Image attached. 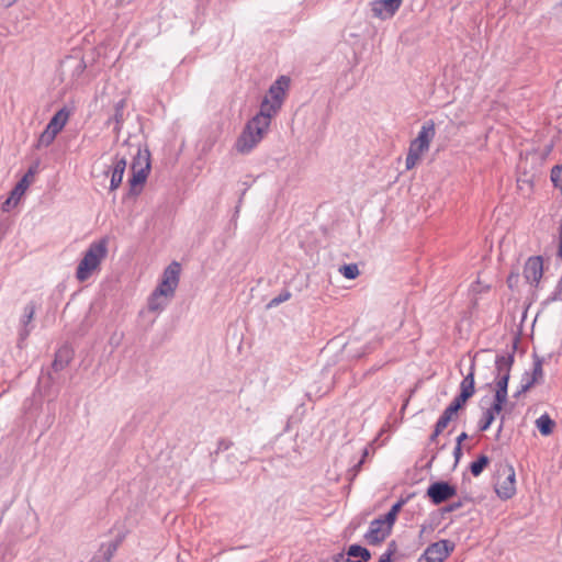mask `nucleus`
<instances>
[{
	"instance_id": "16",
	"label": "nucleus",
	"mask_w": 562,
	"mask_h": 562,
	"mask_svg": "<svg viewBox=\"0 0 562 562\" xmlns=\"http://www.w3.org/2000/svg\"><path fill=\"white\" fill-rule=\"evenodd\" d=\"M125 108H126V100L125 99L119 100L114 104V113H113V115H111L108 119V121L105 122V124L108 126L113 125V131H114L115 134H119L121 132V130H122V125H123L124 120H125V115H124Z\"/></svg>"
},
{
	"instance_id": "45",
	"label": "nucleus",
	"mask_w": 562,
	"mask_h": 562,
	"mask_svg": "<svg viewBox=\"0 0 562 562\" xmlns=\"http://www.w3.org/2000/svg\"><path fill=\"white\" fill-rule=\"evenodd\" d=\"M85 68H86V65L83 61L78 63V66H77L78 71H83Z\"/></svg>"
},
{
	"instance_id": "9",
	"label": "nucleus",
	"mask_w": 562,
	"mask_h": 562,
	"mask_svg": "<svg viewBox=\"0 0 562 562\" xmlns=\"http://www.w3.org/2000/svg\"><path fill=\"white\" fill-rule=\"evenodd\" d=\"M453 548L454 544L449 540H440L431 543L418 558V562H443Z\"/></svg>"
},
{
	"instance_id": "50",
	"label": "nucleus",
	"mask_w": 562,
	"mask_h": 562,
	"mask_svg": "<svg viewBox=\"0 0 562 562\" xmlns=\"http://www.w3.org/2000/svg\"><path fill=\"white\" fill-rule=\"evenodd\" d=\"M110 342H111V344L115 342V345H119V340L116 341V339H113V337H112V338H110Z\"/></svg>"
},
{
	"instance_id": "38",
	"label": "nucleus",
	"mask_w": 562,
	"mask_h": 562,
	"mask_svg": "<svg viewBox=\"0 0 562 562\" xmlns=\"http://www.w3.org/2000/svg\"><path fill=\"white\" fill-rule=\"evenodd\" d=\"M454 464L457 465L462 457V447L456 446L453 449Z\"/></svg>"
},
{
	"instance_id": "35",
	"label": "nucleus",
	"mask_w": 562,
	"mask_h": 562,
	"mask_svg": "<svg viewBox=\"0 0 562 562\" xmlns=\"http://www.w3.org/2000/svg\"><path fill=\"white\" fill-rule=\"evenodd\" d=\"M20 199L21 196L13 195V191H11L10 196L2 204V210L8 212L19 203Z\"/></svg>"
},
{
	"instance_id": "8",
	"label": "nucleus",
	"mask_w": 562,
	"mask_h": 562,
	"mask_svg": "<svg viewBox=\"0 0 562 562\" xmlns=\"http://www.w3.org/2000/svg\"><path fill=\"white\" fill-rule=\"evenodd\" d=\"M475 358L474 355L471 360L469 373L463 378L460 383V393L457 395L453 401L449 404L450 407L456 409L457 412L462 408V406L468 402L469 398L473 396L475 393Z\"/></svg>"
},
{
	"instance_id": "12",
	"label": "nucleus",
	"mask_w": 562,
	"mask_h": 562,
	"mask_svg": "<svg viewBox=\"0 0 562 562\" xmlns=\"http://www.w3.org/2000/svg\"><path fill=\"white\" fill-rule=\"evenodd\" d=\"M402 2L403 0H373L370 7L374 18L385 21L395 15Z\"/></svg>"
},
{
	"instance_id": "41",
	"label": "nucleus",
	"mask_w": 562,
	"mask_h": 562,
	"mask_svg": "<svg viewBox=\"0 0 562 562\" xmlns=\"http://www.w3.org/2000/svg\"><path fill=\"white\" fill-rule=\"evenodd\" d=\"M467 439H468V434H467V432H464V431H463V432H461V434L457 437L456 446H460V447H462V442H463L464 440H467Z\"/></svg>"
},
{
	"instance_id": "27",
	"label": "nucleus",
	"mask_w": 562,
	"mask_h": 562,
	"mask_svg": "<svg viewBox=\"0 0 562 562\" xmlns=\"http://www.w3.org/2000/svg\"><path fill=\"white\" fill-rule=\"evenodd\" d=\"M490 458L485 454H481L475 461L471 462L470 471L473 476H479L488 465Z\"/></svg>"
},
{
	"instance_id": "34",
	"label": "nucleus",
	"mask_w": 562,
	"mask_h": 562,
	"mask_svg": "<svg viewBox=\"0 0 562 562\" xmlns=\"http://www.w3.org/2000/svg\"><path fill=\"white\" fill-rule=\"evenodd\" d=\"M551 181L553 182L554 187L562 189V165L552 168Z\"/></svg>"
},
{
	"instance_id": "46",
	"label": "nucleus",
	"mask_w": 562,
	"mask_h": 562,
	"mask_svg": "<svg viewBox=\"0 0 562 562\" xmlns=\"http://www.w3.org/2000/svg\"><path fill=\"white\" fill-rule=\"evenodd\" d=\"M344 557V553H338L335 559H334V562H340V559Z\"/></svg>"
},
{
	"instance_id": "20",
	"label": "nucleus",
	"mask_w": 562,
	"mask_h": 562,
	"mask_svg": "<svg viewBox=\"0 0 562 562\" xmlns=\"http://www.w3.org/2000/svg\"><path fill=\"white\" fill-rule=\"evenodd\" d=\"M68 117L69 112L65 108H63L53 115V117L49 120L46 126L48 127V130H52L56 134H58L66 125Z\"/></svg>"
},
{
	"instance_id": "19",
	"label": "nucleus",
	"mask_w": 562,
	"mask_h": 562,
	"mask_svg": "<svg viewBox=\"0 0 562 562\" xmlns=\"http://www.w3.org/2000/svg\"><path fill=\"white\" fill-rule=\"evenodd\" d=\"M123 541V537H117L115 540L110 541L108 543H102L100 548L101 553V562H110L117 551L120 544ZM92 562H99L97 558L92 560Z\"/></svg>"
},
{
	"instance_id": "48",
	"label": "nucleus",
	"mask_w": 562,
	"mask_h": 562,
	"mask_svg": "<svg viewBox=\"0 0 562 562\" xmlns=\"http://www.w3.org/2000/svg\"><path fill=\"white\" fill-rule=\"evenodd\" d=\"M110 342H111V344L115 342V345H119V340L116 341V339H113V337H112V338H110Z\"/></svg>"
},
{
	"instance_id": "15",
	"label": "nucleus",
	"mask_w": 562,
	"mask_h": 562,
	"mask_svg": "<svg viewBox=\"0 0 562 562\" xmlns=\"http://www.w3.org/2000/svg\"><path fill=\"white\" fill-rule=\"evenodd\" d=\"M126 165L127 161L125 156H120L119 154L114 156L109 188L110 191H114L121 186L126 169Z\"/></svg>"
},
{
	"instance_id": "39",
	"label": "nucleus",
	"mask_w": 562,
	"mask_h": 562,
	"mask_svg": "<svg viewBox=\"0 0 562 562\" xmlns=\"http://www.w3.org/2000/svg\"><path fill=\"white\" fill-rule=\"evenodd\" d=\"M367 454H368V450L363 449V454H362L361 460H359V462L357 464H355L353 468H352V471L355 472L353 475H356L357 472L361 469V465H362L363 460L367 457Z\"/></svg>"
},
{
	"instance_id": "31",
	"label": "nucleus",
	"mask_w": 562,
	"mask_h": 562,
	"mask_svg": "<svg viewBox=\"0 0 562 562\" xmlns=\"http://www.w3.org/2000/svg\"><path fill=\"white\" fill-rule=\"evenodd\" d=\"M458 412L450 407L449 405L446 407L439 419L437 420L436 425L445 429L448 424L451 422L452 416L457 414Z\"/></svg>"
},
{
	"instance_id": "4",
	"label": "nucleus",
	"mask_w": 562,
	"mask_h": 562,
	"mask_svg": "<svg viewBox=\"0 0 562 562\" xmlns=\"http://www.w3.org/2000/svg\"><path fill=\"white\" fill-rule=\"evenodd\" d=\"M108 255V239L101 238L89 245L82 259L79 261L76 278L79 281H86L94 270H97L102 260Z\"/></svg>"
},
{
	"instance_id": "5",
	"label": "nucleus",
	"mask_w": 562,
	"mask_h": 562,
	"mask_svg": "<svg viewBox=\"0 0 562 562\" xmlns=\"http://www.w3.org/2000/svg\"><path fill=\"white\" fill-rule=\"evenodd\" d=\"M436 135V124L432 120L426 121L418 132V135L409 144L408 153L405 158L406 170L413 169L422 155L428 151L431 140Z\"/></svg>"
},
{
	"instance_id": "36",
	"label": "nucleus",
	"mask_w": 562,
	"mask_h": 562,
	"mask_svg": "<svg viewBox=\"0 0 562 562\" xmlns=\"http://www.w3.org/2000/svg\"><path fill=\"white\" fill-rule=\"evenodd\" d=\"M443 431V429L441 427H439L438 425H435V429L432 431V434L429 436V442H435L438 438V436Z\"/></svg>"
},
{
	"instance_id": "47",
	"label": "nucleus",
	"mask_w": 562,
	"mask_h": 562,
	"mask_svg": "<svg viewBox=\"0 0 562 562\" xmlns=\"http://www.w3.org/2000/svg\"><path fill=\"white\" fill-rule=\"evenodd\" d=\"M435 459H436V456L434 454V456L431 457V459L429 460V462H428V467H430V465H431V463H432V461H434Z\"/></svg>"
},
{
	"instance_id": "52",
	"label": "nucleus",
	"mask_w": 562,
	"mask_h": 562,
	"mask_svg": "<svg viewBox=\"0 0 562 562\" xmlns=\"http://www.w3.org/2000/svg\"><path fill=\"white\" fill-rule=\"evenodd\" d=\"M244 195H245V191H244V192H241V196H240V199H239V203H241V200H243V196H244Z\"/></svg>"
},
{
	"instance_id": "43",
	"label": "nucleus",
	"mask_w": 562,
	"mask_h": 562,
	"mask_svg": "<svg viewBox=\"0 0 562 562\" xmlns=\"http://www.w3.org/2000/svg\"><path fill=\"white\" fill-rule=\"evenodd\" d=\"M504 424H505V415L503 414V415H501V422H499V425H498V428H497V437L503 431Z\"/></svg>"
},
{
	"instance_id": "1",
	"label": "nucleus",
	"mask_w": 562,
	"mask_h": 562,
	"mask_svg": "<svg viewBox=\"0 0 562 562\" xmlns=\"http://www.w3.org/2000/svg\"><path fill=\"white\" fill-rule=\"evenodd\" d=\"M519 338L516 337L513 340V345L509 350L505 352H498L495 357V394L492 405L483 413L482 418L479 422V430L486 431L496 418V415H501L504 406L508 400V382L510 378V371L515 362V352L518 347Z\"/></svg>"
},
{
	"instance_id": "17",
	"label": "nucleus",
	"mask_w": 562,
	"mask_h": 562,
	"mask_svg": "<svg viewBox=\"0 0 562 562\" xmlns=\"http://www.w3.org/2000/svg\"><path fill=\"white\" fill-rule=\"evenodd\" d=\"M149 172L150 170V153L147 148L137 147L136 154L133 156L131 170H139Z\"/></svg>"
},
{
	"instance_id": "24",
	"label": "nucleus",
	"mask_w": 562,
	"mask_h": 562,
	"mask_svg": "<svg viewBox=\"0 0 562 562\" xmlns=\"http://www.w3.org/2000/svg\"><path fill=\"white\" fill-rule=\"evenodd\" d=\"M554 426V420L547 413L542 414L536 419V427L542 436L551 435L553 432Z\"/></svg>"
},
{
	"instance_id": "10",
	"label": "nucleus",
	"mask_w": 562,
	"mask_h": 562,
	"mask_svg": "<svg viewBox=\"0 0 562 562\" xmlns=\"http://www.w3.org/2000/svg\"><path fill=\"white\" fill-rule=\"evenodd\" d=\"M457 494V487L446 481H437L430 484L426 495L435 505H439Z\"/></svg>"
},
{
	"instance_id": "28",
	"label": "nucleus",
	"mask_w": 562,
	"mask_h": 562,
	"mask_svg": "<svg viewBox=\"0 0 562 562\" xmlns=\"http://www.w3.org/2000/svg\"><path fill=\"white\" fill-rule=\"evenodd\" d=\"M536 384V379H529V372H525L521 378V384L519 390L514 394L515 398H518L522 393L529 391Z\"/></svg>"
},
{
	"instance_id": "22",
	"label": "nucleus",
	"mask_w": 562,
	"mask_h": 562,
	"mask_svg": "<svg viewBox=\"0 0 562 562\" xmlns=\"http://www.w3.org/2000/svg\"><path fill=\"white\" fill-rule=\"evenodd\" d=\"M132 177L128 179L130 183V193L131 194H138L140 192V188L143 183L146 181L148 173L147 171H144V169L139 170H131Z\"/></svg>"
},
{
	"instance_id": "51",
	"label": "nucleus",
	"mask_w": 562,
	"mask_h": 562,
	"mask_svg": "<svg viewBox=\"0 0 562 562\" xmlns=\"http://www.w3.org/2000/svg\"><path fill=\"white\" fill-rule=\"evenodd\" d=\"M16 0H10L8 3H7V7H10L12 5Z\"/></svg>"
},
{
	"instance_id": "40",
	"label": "nucleus",
	"mask_w": 562,
	"mask_h": 562,
	"mask_svg": "<svg viewBox=\"0 0 562 562\" xmlns=\"http://www.w3.org/2000/svg\"><path fill=\"white\" fill-rule=\"evenodd\" d=\"M367 454H368V450L363 449V454H362L361 460H359V462L357 464H355L353 468H352V471L355 472L353 475H356L357 472L361 469V465H362L363 460L367 457Z\"/></svg>"
},
{
	"instance_id": "26",
	"label": "nucleus",
	"mask_w": 562,
	"mask_h": 562,
	"mask_svg": "<svg viewBox=\"0 0 562 562\" xmlns=\"http://www.w3.org/2000/svg\"><path fill=\"white\" fill-rule=\"evenodd\" d=\"M56 136L57 134L46 126L40 134L35 148L41 149L42 147H48L55 140Z\"/></svg>"
},
{
	"instance_id": "49",
	"label": "nucleus",
	"mask_w": 562,
	"mask_h": 562,
	"mask_svg": "<svg viewBox=\"0 0 562 562\" xmlns=\"http://www.w3.org/2000/svg\"><path fill=\"white\" fill-rule=\"evenodd\" d=\"M110 342H111V344L115 342V345H119V340L116 341V339H113V337H112V338H110Z\"/></svg>"
},
{
	"instance_id": "32",
	"label": "nucleus",
	"mask_w": 562,
	"mask_h": 562,
	"mask_svg": "<svg viewBox=\"0 0 562 562\" xmlns=\"http://www.w3.org/2000/svg\"><path fill=\"white\" fill-rule=\"evenodd\" d=\"M290 297H291L290 291L283 290L280 294H278L277 296H274L272 300L269 301V303L267 304V308L276 307L279 304L290 300Z\"/></svg>"
},
{
	"instance_id": "29",
	"label": "nucleus",
	"mask_w": 562,
	"mask_h": 562,
	"mask_svg": "<svg viewBox=\"0 0 562 562\" xmlns=\"http://www.w3.org/2000/svg\"><path fill=\"white\" fill-rule=\"evenodd\" d=\"M542 363L543 360L538 355H533V368L532 372L529 373V379H536V383L542 378L543 370H542Z\"/></svg>"
},
{
	"instance_id": "14",
	"label": "nucleus",
	"mask_w": 562,
	"mask_h": 562,
	"mask_svg": "<svg viewBox=\"0 0 562 562\" xmlns=\"http://www.w3.org/2000/svg\"><path fill=\"white\" fill-rule=\"evenodd\" d=\"M543 274V260L541 256L527 259L524 267V277L530 284L538 285Z\"/></svg>"
},
{
	"instance_id": "44",
	"label": "nucleus",
	"mask_w": 562,
	"mask_h": 562,
	"mask_svg": "<svg viewBox=\"0 0 562 562\" xmlns=\"http://www.w3.org/2000/svg\"><path fill=\"white\" fill-rule=\"evenodd\" d=\"M390 553H382L378 560V562H390Z\"/></svg>"
},
{
	"instance_id": "7",
	"label": "nucleus",
	"mask_w": 562,
	"mask_h": 562,
	"mask_svg": "<svg viewBox=\"0 0 562 562\" xmlns=\"http://www.w3.org/2000/svg\"><path fill=\"white\" fill-rule=\"evenodd\" d=\"M495 493L502 499H509L516 493V474L512 464L503 463L497 469Z\"/></svg>"
},
{
	"instance_id": "21",
	"label": "nucleus",
	"mask_w": 562,
	"mask_h": 562,
	"mask_svg": "<svg viewBox=\"0 0 562 562\" xmlns=\"http://www.w3.org/2000/svg\"><path fill=\"white\" fill-rule=\"evenodd\" d=\"M70 359V350L67 347L59 348L55 353L52 369L55 372L64 370L69 364Z\"/></svg>"
},
{
	"instance_id": "6",
	"label": "nucleus",
	"mask_w": 562,
	"mask_h": 562,
	"mask_svg": "<svg viewBox=\"0 0 562 562\" xmlns=\"http://www.w3.org/2000/svg\"><path fill=\"white\" fill-rule=\"evenodd\" d=\"M290 87V78L286 76H280L269 88L268 97L260 103L259 113H263L268 115V119L271 120L273 115H276L282 106L285 92Z\"/></svg>"
},
{
	"instance_id": "42",
	"label": "nucleus",
	"mask_w": 562,
	"mask_h": 562,
	"mask_svg": "<svg viewBox=\"0 0 562 562\" xmlns=\"http://www.w3.org/2000/svg\"><path fill=\"white\" fill-rule=\"evenodd\" d=\"M231 443L225 440L218 441V450H227L229 448Z\"/></svg>"
},
{
	"instance_id": "30",
	"label": "nucleus",
	"mask_w": 562,
	"mask_h": 562,
	"mask_svg": "<svg viewBox=\"0 0 562 562\" xmlns=\"http://www.w3.org/2000/svg\"><path fill=\"white\" fill-rule=\"evenodd\" d=\"M339 272L348 280L356 279L360 271L356 263L344 265L339 268Z\"/></svg>"
},
{
	"instance_id": "23",
	"label": "nucleus",
	"mask_w": 562,
	"mask_h": 562,
	"mask_svg": "<svg viewBox=\"0 0 562 562\" xmlns=\"http://www.w3.org/2000/svg\"><path fill=\"white\" fill-rule=\"evenodd\" d=\"M37 171V165L32 166L29 168L26 173L22 177V179L15 184V187L12 189L13 195L22 196L26 189L30 186L31 180L33 179L34 175Z\"/></svg>"
},
{
	"instance_id": "2",
	"label": "nucleus",
	"mask_w": 562,
	"mask_h": 562,
	"mask_svg": "<svg viewBox=\"0 0 562 562\" xmlns=\"http://www.w3.org/2000/svg\"><path fill=\"white\" fill-rule=\"evenodd\" d=\"M181 266L172 261L162 272L161 281L148 297L147 307L149 312H161L173 297L179 284Z\"/></svg>"
},
{
	"instance_id": "33",
	"label": "nucleus",
	"mask_w": 562,
	"mask_h": 562,
	"mask_svg": "<svg viewBox=\"0 0 562 562\" xmlns=\"http://www.w3.org/2000/svg\"><path fill=\"white\" fill-rule=\"evenodd\" d=\"M470 501H471V497L464 496L462 499L452 502V503L448 504L447 506L442 507L441 512H442V514L452 513L454 510L460 509L464 505L465 502H470Z\"/></svg>"
},
{
	"instance_id": "11",
	"label": "nucleus",
	"mask_w": 562,
	"mask_h": 562,
	"mask_svg": "<svg viewBox=\"0 0 562 562\" xmlns=\"http://www.w3.org/2000/svg\"><path fill=\"white\" fill-rule=\"evenodd\" d=\"M391 531L390 526L379 517L370 522L369 529L363 537L368 544L376 546L383 542L391 535Z\"/></svg>"
},
{
	"instance_id": "18",
	"label": "nucleus",
	"mask_w": 562,
	"mask_h": 562,
	"mask_svg": "<svg viewBox=\"0 0 562 562\" xmlns=\"http://www.w3.org/2000/svg\"><path fill=\"white\" fill-rule=\"evenodd\" d=\"M347 555L349 558L346 562H368L371 559V552L360 544H351L347 550Z\"/></svg>"
},
{
	"instance_id": "3",
	"label": "nucleus",
	"mask_w": 562,
	"mask_h": 562,
	"mask_svg": "<svg viewBox=\"0 0 562 562\" xmlns=\"http://www.w3.org/2000/svg\"><path fill=\"white\" fill-rule=\"evenodd\" d=\"M271 123L268 115L257 113L247 122L245 128L236 140L235 148L240 154L250 153L262 139Z\"/></svg>"
},
{
	"instance_id": "13",
	"label": "nucleus",
	"mask_w": 562,
	"mask_h": 562,
	"mask_svg": "<svg viewBox=\"0 0 562 562\" xmlns=\"http://www.w3.org/2000/svg\"><path fill=\"white\" fill-rule=\"evenodd\" d=\"M36 306L34 302H29L24 308L23 313L20 317V328H19V339H18V346L22 348L23 342L27 339L31 331L34 328L33 319L35 315Z\"/></svg>"
},
{
	"instance_id": "25",
	"label": "nucleus",
	"mask_w": 562,
	"mask_h": 562,
	"mask_svg": "<svg viewBox=\"0 0 562 562\" xmlns=\"http://www.w3.org/2000/svg\"><path fill=\"white\" fill-rule=\"evenodd\" d=\"M405 502V499L397 501L392 505L391 509L384 516H381V518L387 524V526H390L391 529L396 520L397 514L400 513Z\"/></svg>"
},
{
	"instance_id": "37",
	"label": "nucleus",
	"mask_w": 562,
	"mask_h": 562,
	"mask_svg": "<svg viewBox=\"0 0 562 562\" xmlns=\"http://www.w3.org/2000/svg\"><path fill=\"white\" fill-rule=\"evenodd\" d=\"M395 552H396V543H395V541L393 540V541L389 542V544H387V549H386V551L384 552V553H390V554H389V555H390V562L392 561V557L394 555V553H395Z\"/></svg>"
}]
</instances>
